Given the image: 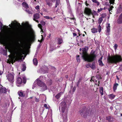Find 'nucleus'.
Wrapping results in <instances>:
<instances>
[{
	"label": "nucleus",
	"mask_w": 122,
	"mask_h": 122,
	"mask_svg": "<svg viewBox=\"0 0 122 122\" xmlns=\"http://www.w3.org/2000/svg\"><path fill=\"white\" fill-rule=\"evenodd\" d=\"M88 50L87 46H86L82 49L80 48L79 50L81 52L79 54L81 55V57L85 61L88 62H92L94 61L96 57V55L95 54V51H92L90 54H88L87 53Z\"/></svg>",
	"instance_id": "1"
},
{
	"label": "nucleus",
	"mask_w": 122,
	"mask_h": 122,
	"mask_svg": "<svg viewBox=\"0 0 122 122\" xmlns=\"http://www.w3.org/2000/svg\"><path fill=\"white\" fill-rule=\"evenodd\" d=\"M107 61L109 63L117 64L122 61V57L121 55L116 54L110 56L108 55Z\"/></svg>",
	"instance_id": "2"
},
{
	"label": "nucleus",
	"mask_w": 122,
	"mask_h": 122,
	"mask_svg": "<svg viewBox=\"0 0 122 122\" xmlns=\"http://www.w3.org/2000/svg\"><path fill=\"white\" fill-rule=\"evenodd\" d=\"M29 32L28 30L25 31L24 34V39L25 41L28 43H33L36 40V35L33 31L31 32V37L30 36Z\"/></svg>",
	"instance_id": "3"
},
{
	"label": "nucleus",
	"mask_w": 122,
	"mask_h": 122,
	"mask_svg": "<svg viewBox=\"0 0 122 122\" xmlns=\"http://www.w3.org/2000/svg\"><path fill=\"white\" fill-rule=\"evenodd\" d=\"M15 55L12 56L11 60L12 64L16 61H19L21 59V56L22 55L21 53L19 51H15L14 53Z\"/></svg>",
	"instance_id": "4"
},
{
	"label": "nucleus",
	"mask_w": 122,
	"mask_h": 122,
	"mask_svg": "<svg viewBox=\"0 0 122 122\" xmlns=\"http://www.w3.org/2000/svg\"><path fill=\"white\" fill-rule=\"evenodd\" d=\"M80 112L81 116L85 118H86L87 116L90 114V110H88L85 107L82 108Z\"/></svg>",
	"instance_id": "5"
},
{
	"label": "nucleus",
	"mask_w": 122,
	"mask_h": 122,
	"mask_svg": "<svg viewBox=\"0 0 122 122\" xmlns=\"http://www.w3.org/2000/svg\"><path fill=\"white\" fill-rule=\"evenodd\" d=\"M37 84L39 86L43 88V91L47 90V87L46 85L42 81L38 79L37 80Z\"/></svg>",
	"instance_id": "6"
},
{
	"label": "nucleus",
	"mask_w": 122,
	"mask_h": 122,
	"mask_svg": "<svg viewBox=\"0 0 122 122\" xmlns=\"http://www.w3.org/2000/svg\"><path fill=\"white\" fill-rule=\"evenodd\" d=\"M8 38L7 35L5 33H2L0 34V42H4L5 40Z\"/></svg>",
	"instance_id": "7"
},
{
	"label": "nucleus",
	"mask_w": 122,
	"mask_h": 122,
	"mask_svg": "<svg viewBox=\"0 0 122 122\" xmlns=\"http://www.w3.org/2000/svg\"><path fill=\"white\" fill-rule=\"evenodd\" d=\"M14 75L11 73H9L7 76L8 80L11 83H13L14 81Z\"/></svg>",
	"instance_id": "8"
},
{
	"label": "nucleus",
	"mask_w": 122,
	"mask_h": 122,
	"mask_svg": "<svg viewBox=\"0 0 122 122\" xmlns=\"http://www.w3.org/2000/svg\"><path fill=\"white\" fill-rule=\"evenodd\" d=\"M61 107V111L62 113L64 112L65 110L67 108V106L66 102H62L60 103Z\"/></svg>",
	"instance_id": "9"
},
{
	"label": "nucleus",
	"mask_w": 122,
	"mask_h": 122,
	"mask_svg": "<svg viewBox=\"0 0 122 122\" xmlns=\"http://www.w3.org/2000/svg\"><path fill=\"white\" fill-rule=\"evenodd\" d=\"M92 11L91 9L88 7L85 8L84 10V13L86 15L89 16L91 14Z\"/></svg>",
	"instance_id": "10"
},
{
	"label": "nucleus",
	"mask_w": 122,
	"mask_h": 122,
	"mask_svg": "<svg viewBox=\"0 0 122 122\" xmlns=\"http://www.w3.org/2000/svg\"><path fill=\"white\" fill-rule=\"evenodd\" d=\"M7 92V90L6 88L2 86L0 88V95L5 94Z\"/></svg>",
	"instance_id": "11"
},
{
	"label": "nucleus",
	"mask_w": 122,
	"mask_h": 122,
	"mask_svg": "<svg viewBox=\"0 0 122 122\" xmlns=\"http://www.w3.org/2000/svg\"><path fill=\"white\" fill-rule=\"evenodd\" d=\"M40 14L38 13H36L34 14L33 16V20H34L39 23V21L36 19H39L40 18Z\"/></svg>",
	"instance_id": "12"
},
{
	"label": "nucleus",
	"mask_w": 122,
	"mask_h": 122,
	"mask_svg": "<svg viewBox=\"0 0 122 122\" xmlns=\"http://www.w3.org/2000/svg\"><path fill=\"white\" fill-rule=\"evenodd\" d=\"M117 23L119 24L122 23V13L119 16L117 20Z\"/></svg>",
	"instance_id": "13"
},
{
	"label": "nucleus",
	"mask_w": 122,
	"mask_h": 122,
	"mask_svg": "<svg viewBox=\"0 0 122 122\" xmlns=\"http://www.w3.org/2000/svg\"><path fill=\"white\" fill-rule=\"evenodd\" d=\"M46 3V5H48L49 7H51L53 4L51 0H45Z\"/></svg>",
	"instance_id": "14"
},
{
	"label": "nucleus",
	"mask_w": 122,
	"mask_h": 122,
	"mask_svg": "<svg viewBox=\"0 0 122 122\" xmlns=\"http://www.w3.org/2000/svg\"><path fill=\"white\" fill-rule=\"evenodd\" d=\"M106 120H107L109 122H113V118L111 116L106 117Z\"/></svg>",
	"instance_id": "15"
},
{
	"label": "nucleus",
	"mask_w": 122,
	"mask_h": 122,
	"mask_svg": "<svg viewBox=\"0 0 122 122\" xmlns=\"http://www.w3.org/2000/svg\"><path fill=\"white\" fill-rule=\"evenodd\" d=\"M63 122H66L67 121V114L65 113V114H63Z\"/></svg>",
	"instance_id": "16"
},
{
	"label": "nucleus",
	"mask_w": 122,
	"mask_h": 122,
	"mask_svg": "<svg viewBox=\"0 0 122 122\" xmlns=\"http://www.w3.org/2000/svg\"><path fill=\"white\" fill-rule=\"evenodd\" d=\"M13 25L14 26H17L18 27L21 26L20 24L16 20H14L13 23Z\"/></svg>",
	"instance_id": "17"
},
{
	"label": "nucleus",
	"mask_w": 122,
	"mask_h": 122,
	"mask_svg": "<svg viewBox=\"0 0 122 122\" xmlns=\"http://www.w3.org/2000/svg\"><path fill=\"white\" fill-rule=\"evenodd\" d=\"M122 12V6L120 5L117 9V13L118 14L121 13Z\"/></svg>",
	"instance_id": "18"
},
{
	"label": "nucleus",
	"mask_w": 122,
	"mask_h": 122,
	"mask_svg": "<svg viewBox=\"0 0 122 122\" xmlns=\"http://www.w3.org/2000/svg\"><path fill=\"white\" fill-rule=\"evenodd\" d=\"M17 83L20 84H21L22 83V80L21 78L20 77H18L17 79Z\"/></svg>",
	"instance_id": "19"
},
{
	"label": "nucleus",
	"mask_w": 122,
	"mask_h": 122,
	"mask_svg": "<svg viewBox=\"0 0 122 122\" xmlns=\"http://www.w3.org/2000/svg\"><path fill=\"white\" fill-rule=\"evenodd\" d=\"M22 5V6L24 7L26 9H28L29 7L28 4L25 2H23Z\"/></svg>",
	"instance_id": "20"
},
{
	"label": "nucleus",
	"mask_w": 122,
	"mask_h": 122,
	"mask_svg": "<svg viewBox=\"0 0 122 122\" xmlns=\"http://www.w3.org/2000/svg\"><path fill=\"white\" fill-rule=\"evenodd\" d=\"M119 85V84L117 83H114L113 86V91L114 92H115L116 90L117 89V86Z\"/></svg>",
	"instance_id": "21"
},
{
	"label": "nucleus",
	"mask_w": 122,
	"mask_h": 122,
	"mask_svg": "<svg viewBox=\"0 0 122 122\" xmlns=\"http://www.w3.org/2000/svg\"><path fill=\"white\" fill-rule=\"evenodd\" d=\"M90 67L93 70H94L96 68V67L95 66V62L94 61L93 62L92 65L91 64Z\"/></svg>",
	"instance_id": "22"
},
{
	"label": "nucleus",
	"mask_w": 122,
	"mask_h": 122,
	"mask_svg": "<svg viewBox=\"0 0 122 122\" xmlns=\"http://www.w3.org/2000/svg\"><path fill=\"white\" fill-rule=\"evenodd\" d=\"M106 27L107 32L109 33L110 31V24H107L106 25Z\"/></svg>",
	"instance_id": "23"
},
{
	"label": "nucleus",
	"mask_w": 122,
	"mask_h": 122,
	"mask_svg": "<svg viewBox=\"0 0 122 122\" xmlns=\"http://www.w3.org/2000/svg\"><path fill=\"white\" fill-rule=\"evenodd\" d=\"M33 61L34 65L35 66H37L38 62L36 58H35L33 59Z\"/></svg>",
	"instance_id": "24"
},
{
	"label": "nucleus",
	"mask_w": 122,
	"mask_h": 122,
	"mask_svg": "<svg viewBox=\"0 0 122 122\" xmlns=\"http://www.w3.org/2000/svg\"><path fill=\"white\" fill-rule=\"evenodd\" d=\"M109 98L111 99H113L115 97V96L113 94H111L108 95Z\"/></svg>",
	"instance_id": "25"
},
{
	"label": "nucleus",
	"mask_w": 122,
	"mask_h": 122,
	"mask_svg": "<svg viewBox=\"0 0 122 122\" xmlns=\"http://www.w3.org/2000/svg\"><path fill=\"white\" fill-rule=\"evenodd\" d=\"M91 31L93 33H95L97 32V29L95 28H93L92 29H91Z\"/></svg>",
	"instance_id": "26"
},
{
	"label": "nucleus",
	"mask_w": 122,
	"mask_h": 122,
	"mask_svg": "<svg viewBox=\"0 0 122 122\" xmlns=\"http://www.w3.org/2000/svg\"><path fill=\"white\" fill-rule=\"evenodd\" d=\"M80 56L78 55H77L76 56V60L77 62L80 63Z\"/></svg>",
	"instance_id": "27"
},
{
	"label": "nucleus",
	"mask_w": 122,
	"mask_h": 122,
	"mask_svg": "<svg viewBox=\"0 0 122 122\" xmlns=\"http://www.w3.org/2000/svg\"><path fill=\"white\" fill-rule=\"evenodd\" d=\"M58 43L59 44H61L63 42L62 39L61 38H58L57 39Z\"/></svg>",
	"instance_id": "28"
},
{
	"label": "nucleus",
	"mask_w": 122,
	"mask_h": 122,
	"mask_svg": "<svg viewBox=\"0 0 122 122\" xmlns=\"http://www.w3.org/2000/svg\"><path fill=\"white\" fill-rule=\"evenodd\" d=\"M60 3V0H56L55 8H56L57 7V6L59 5Z\"/></svg>",
	"instance_id": "29"
},
{
	"label": "nucleus",
	"mask_w": 122,
	"mask_h": 122,
	"mask_svg": "<svg viewBox=\"0 0 122 122\" xmlns=\"http://www.w3.org/2000/svg\"><path fill=\"white\" fill-rule=\"evenodd\" d=\"M18 93L19 96L21 97H24L25 96V95L22 92H19Z\"/></svg>",
	"instance_id": "30"
},
{
	"label": "nucleus",
	"mask_w": 122,
	"mask_h": 122,
	"mask_svg": "<svg viewBox=\"0 0 122 122\" xmlns=\"http://www.w3.org/2000/svg\"><path fill=\"white\" fill-rule=\"evenodd\" d=\"M61 93H60L56 95L55 97L57 99H58L61 97Z\"/></svg>",
	"instance_id": "31"
},
{
	"label": "nucleus",
	"mask_w": 122,
	"mask_h": 122,
	"mask_svg": "<svg viewBox=\"0 0 122 122\" xmlns=\"http://www.w3.org/2000/svg\"><path fill=\"white\" fill-rule=\"evenodd\" d=\"M98 62L99 63V65L101 66H104V64L103 63L102 61L98 60Z\"/></svg>",
	"instance_id": "32"
},
{
	"label": "nucleus",
	"mask_w": 122,
	"mask_h": 122,
	"mask_svg": "<svg viewBox=\"0 0 122 122\" xmlns=\"http://www.w3.org/2000/svg\"><path fill=\"white\" fill-rule=\"evenodd\" d=\"M92 15H98L97 14V12L95 11H93V12H92L91 14Z\"/></svg>",
	"instance_id": "33"
},
{
	"label": "nucleus",
	"mask_w": 122,
	"mask_h": 122,
	"mask_svg": "<svg viewBox=\"0 0 122 122\" xmlns=\"http://www.w3.org/2000/svg\"><path fill=\"white\" fill-rule=\"evenodd\" d=\"M100 93L101 94V95L102 96L103 95V88L102 87L101 88L100 87Z\"/></svg>",
	"instance_id": "34"
},
{
	"label": "nucleus",
	"mask_w": 122,
	"mask_h": 122,
	"mask_svg": "<svg viewBox=\"0 0 122 122\" xmlns=\"http://www.w3.org/2000/svg\"><path fill=\"white\" fill-rule=\"evenodd\" d=\"M25 11L27 13H28L29 14H32V12L30 11L28 9H26L25 10Z\"/></svg>",
	"instance_id": "35"
},
{
	"label": "nucleus",
	"mask_w": 122,
	"mask_h": 122,
	"mask_svg": "<svg viewBox=\"0 0 122 122\" xmlns=\"http://www.w3.org/2000/svg\"><path fill=\"white\" fill-rule=\"evenodd\" d=\"M83 96L84 97L88 98L89 97L88 93L87 92H85L83 93Z\"/></svg>",
	"instance_id": "36"
},
{
	"label": "nucleus",
	"mask_w": 122,
	"mask_h": 122,
	"mask_svg": "<svg viewBox=\"0 0 122 122\" xmlns=\"http://www.w3.org/2000/svg\"><path fill=\"white\" fill-rule=\"evenodd\" d=\"M93 2L97 3L98 6L99 5L100 3L97 0H92Z\"/></svg>",
	"instance_id": "37"
},
{
	"label": "nucleus",
	"mask_w": 122,
	"mask_h": 122,
	"mask_svg": "<svg viewBox=\"0 0 122 122\" xmlns=\"http://www.w3.org/2000/svg\"><path fill=\"white\" fill-rule=\"evenodd\" d=\"M103 20V19L101 17H100L98 20V23L100 24L102 22Z\"/></svg>",
	"instance_id": "38"
},
{
	"label": "nucleus",
	"mask_w": 122,
	"mask_h": 122,
	"mask_svg": "<svg viewBox=\"0 0 122 122\" xmlns=\"http://www.w3.org/2000/svg\"><path fill=\"white\" fill-rule=\"evenodd\" d=\"M26 68V67L25 64L22 65V70L23 71H24L25 70Z\"/></svg>",
	"instance_id": "39"
},
{
	"label": "nucleus",
	"mask_w": 122,
	"mask_h": 122,
	"mask_svg": "<svg viewBox=\"0 0 122 122\" xmlns=\"http://www.w3.org/2000/svg\"><path fill=\"white\" fill-rule=\"evenodd\" d=\"M98 32L100 33L101 32V28L102 27L100 25V24H99L98 27Z\"/></svg>",
	"instance_id": "40"
},
{
	"label": "nucleus",
	"mask_w": 122,
	"mask_h": 122,
	"mask_svg": "<svg viewBox=\"0 0 122 122\" xmlns=\"http://www.w3.org/2000/svg\"><path fill=\"white\" fill-rule=\"evenodd\" d=\"M22 82L24 84H25L26 82V79L25 77H23V78Z\"/></svg>",
	"instance_id": "41"
},
{
	"label": "nucleus",
	"mask_w": 122,
	"mask_h": 122,
	"mask_svg": "<svg viewBox=\"0 0 122 122\" xmlns=\"http://www.w3.org/2000/svg\"><path fill=\"white\" fill-rule=\"evenodd\" d=\"M85 40V39L83 38H81L80 42L81 43H83Z\"/></svg>",
	"instance_id": "42"
},
{
	"label": "nucleus",
	"mask_w": 122,
	"mask_h": 122,
	"mask_svg": "<svg viewBox=\"0 0 122 122\" xmlns=\"http://www.w3.org/2000/svg\"><path fill=\"white\" fill-rule=\"evenodd\" d=\"M101 17L102 18H104L106 16V13L102 14L101 15Z\"/></svg>",
	"instance_id": "43"
},
{
	"label": "nucleus",
	"mask_w": 122,
	"mask_h": 122,
	"mask_svg": "<svg viewBox=\"0 0 122 122\" xmlns=\"http://www.w3.org/2000/svg\"><path fill=\"white\" fill-rule=\"evenodd\" d=\"M81 79L80 78L79 80L78 81V82L77 83V86L78 87L79 86V85L80 84V82L81 81Z\"/></svg>",
	"instance_id": "44"
},
{
	"label": "nucleus",
	"mask_w": 122,
	"mask_h": 122,
	"mask_svg": "<svg viewBox=\"0 0 122 122\" xmlns=\"http://www.w3.org/2000/svg\"><path fill=\"white\" fill-rule=\"evenodd\" d=\"M102 10H103V8H101L100 9H98L97 12L99 13Z\"/></svg>",
	"instance_id": "45"
},
{
	"label": "nucleus",
	"mask_w": 122,
	"mask_h": 122,
	"mask_svg": "<svg viewBox=\"0 0 122 122\" xmlns=\"http://www.w3.org/2000/svg\"><path fill=\"white\" fill-rule=\"evenodd\" d=\"M7 51L6 50H3V52H4L3 55H7Z\"/></svg>",
	"instance_id": "46"
},
{
	"label": "nucleus",
	"mask_w": 122,
	"mask_h": 122,
	"mask_svg": "<svg viewBox=\"0 0 122 122\" xmlns=\"http://www.w3.org/2000/svg\"><path fill=\"white\" fill-rule=\"evenodd\" d=\"M44 107H45L47 109H49V107L47 106V105L46 104H44Z\"/></svg>",
	"instance_id": "47"
},
{
	"label": "nucleus",
	"mask_w": 122,
	"mask_h": 122,
	"mask_svg": "<svg viewBox=\"0 0 122 122\" xmlns=\"http://www.w3.org/2000/svg\"><path fill=\"white\" fill-rule=\"evenodd\" d=\"M91 65V64L90 63H89L88 64L86 65V66L87 68H89V67H90Z\"/></svg>",
	"instance_id": "48"
},
{
	"label": "nucleus",
	"mask_w": 122,
	"mask_h": 122,
	"mask_svg": "<svg viewBox=\"0 0 122 122\" xmlns=\"http://www.w3.org/2000/svg\"><path fill=\"white\" fill-rule=\"evenodd\" d=\"M38 27L40 28V29H41L42 28V25L40 24H39L38 25Z\"/></svg>",
	"instance_id": "49"
},
{
	"label": "nucleus",
	"mask_w": 122,
	"mask_h": 122,
	"mask_svg": "<svg viewBox=\"0 0 122 122\" xmlns=\"http://www.w3.org/2000/svg\"><path fill=\"white\" fill-rule=\"evenodd\" d=\"M114 49H116L117 47V44H115L114 46Z\"/></svg>",
	"instance_id": "50"
},
{
	"label": "nucleus",
	"mask_w": 122,
	"mask_h": 122,
	"mask_svg": "<svg viewBox=\"0 0 122 122\" xmlns=\"http://www.w3.org/2000/svg\"><path fill=\"white\" fill-rule=\"evenodd\" d=\"M35 8L37 10H38V9H39V5L36 6L35 7Z\"/></svg>",
	"instance_id": "51"
},
{
	"label": "nucleus",
	"mask_w": 122,
	"mask_h": 122,
	"mask_svg": "<svg viewBox=\"0 0 122 122\" xmlns=\"http://www.w3.org/2000/svg\"><path fill=\"white\" fill-rule=\"evenodd\" d=\"M35 101L36 102H38L39 101V100L36 97Z\"/></svg>",
	"instance_id": "52"
},
{
	"label": "nucleus",
	"mask_w": 122,
	"mask_h": 122,
	"mask_svg": "<svg viewBox=\"0 0 122 122\" xmlns=\"http://www.w3.org/2000/svg\"><path fill=\"white\" fill-rule=\"evenodd\" d=\"M44 17L46 19H49L50 18L48 16H46Z\"/></svg>",
	"instance_id": "53"
},
{
	"label": "nucleus",
	"mask_w": 122,
	"mask_h": 122,
	"mask_svg": "<svg viewBox=\"0 0 122 122\" xmlns=\"http://www.w3.org/2000/svg\"><path fill=\"white\" fill-rule=\"evenodd\" d=\"M5 49H9V47L8 46H7L5 47Z\"/></svg>",
	"instance_id": "54"
},
{
	"label": "nucleus",
	"mask_w": 122,
	"mask_h": 122,
	"mask_svg": "<svg viewBox=\"0 0 122 122\" xmlns=\"http://www.w3.org/2000/svg\"><path fill=\"white\" fill-rule=\"evenodd\" d=\"M41 36H42V38L41 40H40V42H42L44 40V39L43 38V35H41Z\"/></svg>",
	"instance_id": "55"
},
{
	"label": "nucleus",
	"mask_w": 122,
	"mask_h": 122,
	"mask_svg": "<svg viewBox=\"0 0 122 122\" xmlns=\"http://www.w3.org/2000/svg\"><path fill=\"white\" fill-rule=\"evenodd\" d=\"M73 36H76L77 35V34L75 33H73Z\"/></svg>",
	"instance_id": "56"
},
{
	"label": "nucleus",
	"mask_w": 122,
	"mask_h": 122,
	"mask_svg": "<svg viewBox=\"0 0 122 122\" xmlns=\"http://www.w3.org/2000/svg\"><path fill=\"white\" fill-rule=\"evenodd\" d=\"M54 49L52 48V47H50V50L51 51H52L53 50H54Z\"/></svg>",
	"instance_id": "57"
},
{
	"label": "nucleus",
	"mask_w": 122,
	"mask_h": 122,
	"mask_svg": "<svg viewBox=\"0 0 122 122\" xmlns=\"http://www.w3.org/2000/svg\"><path fill=\"white\" fill-rule=\"evenodd\" d=\"M103 56H102L98 60H100V61H102V58Z\"/></svg>",
	"instance_id": "58"
},
{
	"label": "nucleus",
	"mask_w": 122,
	"mask_h": 122,
	"mask_svg": "<svg viewBox=\"0 0 122 122\" xmlns=\"http://www.w3.org/2000/svg\"><path fill=\"white\" fill-rule=\"evenodd\" d=\"M3 73V72L0 70V76Z\"/></svg>",
	"instance_id": "59"
},
{
	"label": "nucleus",
	"mask_w": 122,
	"mask_h": 122,
	"mask_svg": "<svg viewBox=\"0 0 122 122\" xmlns=\"http://www.w3.org/2000/svg\"><path fill=\"white\" fill-rule=\"evenodd\" d=\"M120 43L122 45V39L120 41Z\"/></svg>",
	"instance_id": "60"
},
{
	"label": "nucleus",
	"mask_w": 122,
	"mask_h": 122,
	"mask_svg": "<svg viewBox=\"0 0 122 122\" xmlns=\"http://www.w3.org/2000/svg\"><path fill=\"white\" fill-rule=\"evenodd\" d=\"M90 81H94L93 79L92 78H91Z\"/></svg>",
	"instance_id": "61"
},
{
	"label": "nucleus",
	"mask_w": 122,
	"mask_h": 122,
	"mask_svg": "<svg viewBox=\"0 0 122 122\" xmlns=\"http://www.w3.org/2000/svg\"><path fill=\"white\" fill-rule=\"evenodd\" d=\"M41 29V32H43V30L42 29V28H41V29Z\"/></svg>",
	"instance_id": "62"
},
{
	"label": "nucleus",
	"mask_w": 122,
	"mask_h": 122,
	"mask_svg": "<svg viewBox=\"0 0 122 122\" xmlns=\"http://www.w3.org/2000/svg\"><path fill=\"white\" fill-rule=\"evenodd\" d=\"M2 27V24L0 23V28H1Z\"/></svg>",
	"instance_id": "63"
},
{
	"label": "nucleus",
	"mask_w": 122,
	"mask_h": 122,
	"mask_svg": "<svg viewBox=\"0 0 122 122\" xmlns=\"http://www.w3.org/2000/svg\"><path fill=\"white\" fill-rule=\"evenodd\" d=\"M41 23L42 24H43V25H44L45 24V23L43 21V22H41Z\"/></svg>",
	"instance_id": "64"
}]
</instances>
